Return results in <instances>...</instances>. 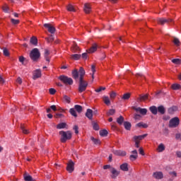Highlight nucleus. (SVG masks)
I'll return each instance as SVG.
<instances>
[{
    "mask_svg": "<svg viewBox=\"0 0 181 181\" xmlns=\"http://www.w3.org/2000/svg\"><path fill=\"white\" fill-rule=\"evenodd\" d=\"M84 76H86V71L83 67L79 69V71L75 69L72 71V76L74 80H78L79 77V84L78 88V93H84L88 87V82L84 80Z\"/></svg>",
    "mask_w": 181,
    "mask_h": 181,
    "instance_id": "1",
    "label": "nucleus"
},
{
    "mask_svg": "<svg viewBox=\"0 0 181 181\" xmlns=\"http://www.w3.org/2000/svg\"><path fill=\"white\" fill-rule=\"evenodd\" d=\"M59 135H61L60 141L61 142H62V144H66V142H67V141H69V139H71V136H73V134L70 131H60Z\"/></svg>",
    "mask_w": 181,
    "mask_h": 181,
    "instance_id": "2",
    "label": "nucleus"
},
{
    "mask_svg": "<svg viewBox=\"0 0 181 181\" xmlns=\"http://www.w3.org/2000/svg\"><path fill=\"white\" fill-rule=\"evenodd\" d=\"M30 57L33 62H37L40 59V51H39V49H33L30 53Z\"/></svg>",
    "mask_w": 181,
    "mask_h": 181,
    "instance_id": "3",
    "label": "nucleus"
},
{
    "mask_svg": "<svg viewBox=\"0 0 181 181\" xmlns=\"http://www.w3.org/2000/svg\"><path fill=\"white\" fill-rule=\"evenodd\" d=\"M59 79L60 80V81L64 83V84H65L66 86H72L74 83L73 78H69V76H66L64 75H61L59 77Z\"/></svg>",
    "mask_w": 181,
    "mask_h": 181,
    "instance_id": "4",
    "label": "nucleus"
},
{
    "mask_svg": "<svg viewBox=\"0 0 181 181\" xmlns=\"http://www.w3.org/2000/svg\"><path fill=\"white\" fill-rule=\"evenodd\" d=\"M180 124V119H179V117H175L172 118L169 121L168 127L169 128H177V127H179Z\"/></svg>",
    "mask_w": 181,
    "mask_h": 181,
    "instance_id": "5",
    "label": "nucleus"
},
{
    "mask_svg": "<svg viewBox=\"0 0 181 181\" xmlns=\"http://www.w3.org/2000/svg\"><path fill=\"white\" fill-rule=\"evenodd\" d=\"M44 28L47 29L48 32L51 33V35H54V33H56V28L50 23L44 24Z\"/></svg>",
    "mask_w": 181,
    "mask_h": 181,
    "instance_id": "6",
    "label": "nucleus"
},
{
    "mask_svg": "<svg viewBox=\"0 0 181 181\" xmlns=\"http://www.w3.org/2000/svg\"><path fill=\"white\" fill-rule=\"evenodd\" d=\"M66 170L69 173H73V172H74V162L71 160H69L67 163Z\"/></svg>",
    "mask_w": 181,
    "mask_h": 181,
    "instance_id": "7",
    "label": "nucleus"
},
{
    "mask_svg": "<svg viewBox=\"0 0 181 181\" xmlns=\"http://www.w3.org/2000/svg\"><path fill=\"white\" fill-rule=\"evenodd\" d=\"M173 20L172 18H158L157 22L160 25H164L165 23H170V22H173Z\"/></svg>",
    "mask_w": 181,
    "mask_h": 181,
    "instance_id": "8",
    "label": "nucleus"
},
{
    "mask_svg": "<svg viewBox=\"0 0 181 181\" xmlns=\"http://www.w3.org/2000/svg\"><path fill=\"white\" fill-rule=\"evenodd\" d=\"M110 170V173L112 174L110 175L112 179H117V177H118V176L119 175V171H118L117 169L111 168Z\"/></svg>",
    "mask_w": 181,
    "mask_h": 181,
    "instance_id": "9",
    "label": "nucleus"
},
{
    "mask_svg": "<svg viewBox=\"0 0 181 181\" xmlns=\"http://www.w3.org/2000/svg\"><path fill=\"white\" fill-rule=\"evenodd\" d=\"M132 110H134L136 112H140L141 115H146V112H148V110L145 108L136 107L135 106L132 107Z\"/></svg>",
    "mask_w": 181,
    "mask_h": 181,
    "instance_id": "10",
    "label": "nucleus"
},
{
    "mask_svg": "<svg viewBox=\"0 0 181 181\" xmlns=\"http://www.w3.org/2000/svg\"><path fill=\"white\" fill-rule=\"evenodd\" d=\"M42 77V71L40 69H36L33 72V80H37V78H40Z\"/></svg>",
    "mask_w": 181,
    "mask_h": 181,
    "instance_id": "11",
    "label": "nucleus"
},
{
    "mask_svg": "<svg viewBox=\"0 0 181 181\" xmlns=\"http://www.w3.org/2000/svg\"><path fill=\"white\" fill-rule=\"evenodd\" d=\"M153 179H156V180H160L163 179V173L162 172H156L153 174Z\"/></svg>",
    "mask_w": 181,
    "mask_h": 181,
    "instance_id": "12",
    "label": "nucleus"
},
{
    "mask_svg": "<svg viewBox=\"0 0 181 181\" xmlns=\"http://www.w3.org/2000/svg\"><path fill=\"white\" fill-rule=\"evenodd\" d=\"M132 153L133 154L130 155L129 159L132 160V162H134L138 159V151L136 150H134L132 151Z\"/></svg>",
    "mask_w": 181,
    "mask_h": 181,
    "instance_id": "13",
    "label": "nucleus"
},
{
    "mask_svg": "<svg viewBox=\"0 0 181 181\" xmlns=\"http://www.w3.org/2000/svg\"><path fill=\"white\" fill-rule=\"evenodd\" d=\"M114 155H116V156H126L127 152L121 150H115L113 151Z\"/></svg>",
    "mask_w": 181,
    "mask_h": 181,
    "instance_id": "14",
    "label": "nucleus"
},
{
    "mask_svg": "<svg viewBox=\"0 0 181 181\" xmlns=\"http://www.w3.org/2000/svg\"><path fill=\"white\" fill-rule=\"evenodd\" d=\"M146 136H148V134H145L143 135H140V136H134L133 137L134 141H142V139H144V138H146Z\"/></svg>",
    "mask_w": 181,
    "mask_h": 181,
    "instance_id": "15",
    "label": "nucleus"
},
{
    "mask_svg": "<svg viewBox=\"0 0 181 181\" xmlns=\"http://www.w3.org/2000/svg\"><path fill=\"white\" fill-rule=\"evenodd\" d=\"M98 48V46L97 45V44H93L92 45V47L89 49H87L86 52L88 53H94V52H96L97 51V49Z\"/></svg>",
    "mask_w": 181,
    "mask_h": 181,
    "instance_id": "16",
    "label": "nucleus"
},
{
    "mask_svg": "<svg viewBox=\"0 0 181 181\" xmlns=\"http://www.w3.org/2000/svg\"><path fill=\"white\" fill-rule=\"evenodd\" d=\"M83 11L86 13H90L91 12V6H90V4H85L83 6Z\"/></svg>",
    "mask_w": 181,
    "mask_h": 181,
    "instance_id": "17",
    "label": "nucleus"
},
{
    "mask_svg": "<svg viewBox=\"0 0 181 181\" xmlns=\"http://www.w3.org/2000/svg\"><path fill=\"white\" fill-rule=\"evenodd\" d=\"M86 117H87L88 119H93V110L87 109L86 112Z\"/></svg>",
    "mask_w": 181,
    "mask_h": 181,
    "instance_id": "18",
    "label": "nucleus"
},
{
    "mask_svg": "<svg viewBox=\"0 0 181 181\" xmlns=\"http://www.w3.org/2000/svg\"><path fill=\"white\" fill-rule=\"evenodd\" d=\"M23 177L25 181H34L33 177H32L28 173H24Z\"/></svg>",
    "mask_w": 181,
    "mask_h": 181,
    "instance_id": "19",
    "label": "nucleus"
},
{
    "mask_svg": "<svg viewBox=\"0 0 181 181\" xmlns=\"http://www.w3.org/2000/svg\"><path fill=\"white\" fill-rule=\"evenodd\" d=\"M50 54V51L49 49H45V59L46 62H48V63L50 62V58L49 57V55Z\"/></svg>",
    "mask_w": 181,
    "mask_h": 181,
    "instance_id": "20",
    "label": "nucleus"
},
{
    "mask_svg": "<svg viewBox=\"0 0 181 181\" xmlns=\"http://www.w3.org/2000/svg\"><path fill=\"white\" fill-rule=\"evenodd\" d=\"M157 111L160 112L162 115L166 112V109H165V107L163 105L158 106L157 108Z\"/></svg>",
    "mask_w": 181,
    "mask_h": 181,
    "instance_id": "21",
    "label": "nucleus"
},
{
    "mask_svg": "<svg viewBox=\"0 0 181 181\" xmlns=\"http://www.w3.org/2000/svg\"><path fill=\"white\" fill-rule=\"evenodd\" d=\"M121 170H123V172H128V163H124L120 165Z\"/></svg>",
    "mask_w": 181,
    "mask_h": 181,
    "instance_id": "22",
    "label": "nucleus"
},
{
    "mask_svg": "<svg viewBox=\"0 0 181 181\" xmlns=\"http://www.w3.org/2000/svg\"><path fill=\"white\" fill-rule=\"evenodd\" d=\"M30 43L34 46H37V38L35 36L32 37L30 40Z\"/></svg>",
    "mask_w": 181,
    "mask_h": 181,
    "instance_id": "23",
    "label": "nucleus"
},
{
    "mask_svg": "<svg viewBox=\"0 0 181 181\" xmlns=\"http://www.w3.org/2000/svg\"><path fill=\"white\" fill-rule=\"evenodd\" d=\"M103 100L106 105H111V100H110V98L108 96H103Z\"/></svg>",
    "mask_w": 181,
    "mask_h": 181,
    "instance_id": "24",
    "label": "nucleus"
},
{
    "mask_svg": "<svg viewBox=\"0 0 181 181\" xmlns=\"http://www.w3.org/2000/svg\"><path fill=\"white\" fill-rule=\"evenodd\" d=\"M71 59L72 60H80V59H81V54H74L71 55Z\"/></svg>",
    "mask_w": 181,
    "mask_h": 181,
    "instance_id": "25",
    "label": "nucleus"
},
{
    "mask_svg": "<svg viewBox=\"0 0 181 181\" xmlns=\"http://www.w3.org/2000/svg\"><path fill=\"white\" fill-rule=\"evenodd\" d=\"M165 149V144L162 143L160 144L157 148L158 152H163Z\"/></svg>",
    "mask_w": 181,
    "mask_h": 181,
    "instance_id": "26",
    "label": "nucleus"
},
{
    "mask_svg": "<svg viewBox=\"0 0 181 181\" xmlns=\"http://www.w3.org/2000/svg\"><path fill=\"white\" fill-rule=\"evenodd\" d=\"M149 110L153 114V115H156V114H158V108L156 106H151L149 107Z\"/></svg>",
    "mask_w": 181,
    "mask_h": 181,
    "instance_id": "27",
    "label": "nucleus"
},
{
    "mask_svg": "<svg viewBox=\"0 0 181 181\" xmlns=\"http://www.w3.org/2000/svg\"><path fill=\"white\" fill-rule=\"evenodd\" d=\"M64 103H66L67 104H70L71 103V99L70 97L67 96V95H64L63 96Z\"/></svg>",
    "mask_w": 181,
    "mask_h": 181,
    "instance_id": "28",
    "label": "nucleus"
},
{
    "mask_svg": "<svg viewBox=\"0 0 181 181\" xmlns=\"http://www.w3.org/2000/svg\"><path fill=\"white\" fill-rule=\"evenodd\" d=\"M124 127L125 128V129H127V131H131V122H124Z\"/></svg>",
    "mask_w": 181,
    "mask_h": 181,
    "instance_id": "29",
    "label": "nucleus"
},
{
    "mask_svg": "<svg viewBox=\"0 0 181 181\" xmlns=\"http://www.w3.org/2000/svg\"><path fill=\"white\" fill-rule=\"evenodd\" d=\"M66 125L67 124L65 122L59 123L57 125V129H63L66 127Z\"/></svg>",
    "mask_w": 181,
    "mask_h": 181,
    "instance_id": "30",
    "label": "nucleus"
},
{
    "mask_svg": "<svg viewBox=\"0 0 181 181\" xmlns=\"http://www.w3.org/2000/svg\"><path fill=\"white\" fill-rule=\"evenodd\" d=\"M136 127H138L139 128H148V124L141 122L136 124Z\"/></svg>",
    "mask_w": 181,
    "mask_h": 181,
    "instance_id": "31",
    "label": "nucleus"
},
{
    "mask_svg": "<svg viewBox=\"0 0 181 181\" xmlns=\"http://www.w3.org/2000/svg\"><path fill=\"white\" fill-rule=\"evenodd\" d=\"M21 128L22 132H23V134H29V132H30L28 129V128H26V126H25V125H21Z\"/></svg>",
    "mask_w": 181,
    "mask_h": 181,
    "instance_id": "32",
    "label": "nucleus"
},
{
    "mask_svg": "<svg viewBox=\"0 0 181 181\" xmlns=\"http://www.w3.org/2000/svg\"><path fill=\"white\" fill-rule=\"evenodd\" d=\"M66 9H67V11H69V12H76V8L71 4H69L66 6Z\"/></svg>",
    "mask_w": 181,
    "mask_h": 181,
    "instance_id": "33",
    "label": "nucleus"
},
{
    "mask_svg": "<svg viewBox=\"0 0 181 181\" xmlns=\"http://www.w3.org/2000/svg\"><path fill=\"white\" fill-rule=\"evenodd\" d=\"M129 98H131V93H124L122 97V100H124V101H127Z\"/></svg>",
    "mask_w": 181,
    "mask_h": 181,
    "instance_id": "34",
    "label": "nucleus"
},
{
    "mask_svg": "<svg viewBox=\"0 0 181 181\" xmlns=\"http://www.w3.org/2000/svg\"><path fill=\"white\" fill-rule=\"evenodd\" d=\"M177 111V107L176 106H173L172 107H170L168 109V112L169 114H173V112Z\"/></svg>",
    "mask_w": 181,
    "mask_h": 181,
    "instance_id": "35",
    "label": "nucleus"
},
{
    "mask_svg": "<svg viewBox=\"0 0 181 181\" xmlns=\"http://www.w3.org/2000/svg\"><path fill=\"white\" fill-rule=\"evenodd\" d=\"M171 87H172L173 90H180V88H181L180 84H177V83L173 84Z\"/></svg>",
    "mask_w": 181,
    "mask_h": 181,
    "instance_id": "36",
    "label": "nucleus"
},
{
    "mask_svg": "<svg viewBox=\"0 0 181 181\" xmlns=\"http://www.w3.org/2000/svg\"><path fill=\"white\" fill-rule=\"evenodd\" d=\"M74 109L76 111H77V112H81V111H83V107H81L80 105H76L74 106Z\"/></svg>",
    "mask_w": 181,
    "mask_h": 181,
    "instance_id": "37",
    "label": "nucleus"
},
{
    "mask_svg": "<svg viewBox=\"0 0 181 181\" xmlns=\"http://www.w3.org/2000/svg\"><path fill=\"white\" fill-rule=\"evenodd\" d=\"M100 136H107L108 135V131L103 129L100 131Z\"/></svg>",
    "mask_w": 181,
    "mask_h": 181,
    "instance_id": "38",
    "label": "nucleus"
},
{
    "mask_svg": "<svg viewBox=\"0 0 181 181\" xmlns=\"http://www.w3.org/2000/svg\"><path fill=\"white\" fill-rule=\"evenodd\" d=\"M69 112L73 117H77V112H76V109L75 108H71L69 110Z\"/></svg>",
    "mask_w": 181,
    "mask_h": 181,
    "instance_id": "39",
    "label": "nucleus"
},
{
    "mask_svg": "<svg viewBox=\"0 0 181 181\" xmlns=\"http://www.w3.org/2000/svg\"><path fill=\"white\" fill-rule=\"evenodd\" d=\"M117 122L119 125H122V123L124 122V117L119 116V117L117 119Z\"/></svg>",
    "mask_w": 181,
    "mask_h": 181,
    "instance_id": "40",
    "label": "nucleus"
},
{
    "mask_svg": "<svg viewBox=\"0 0 181 181\" xmlns=\"http://www.w3.org/2000/svg\"><path fill=\"white\" fill-rule=\"evenodd\" d=\"M107 117H110L111 115H114V114H115V110L114 109H110L107 112Z\"/></svg>",
    "mask_w": 181,
    "mask_h": 181,
    "instance_id": "41",
    "label": "nucleus"
},
{
    "mask_svg": "<svg viewBox=\"0 0 181 181\" xmlns=\"http://www.w3.org/2000/svg\"><path fill=\"white\" fill-rule=\"evenodd\" d=\"M139 100V101H145V100H148V94H146L144 95H140Z\"/></svg>",
    "mask_w": 181,
    "mask_h": 181,
    "instance_id": "42",
    "label": "nucleus"
},
{
    "mask_svg": "<svg viewBox=\"0 0 181 181\" xmlns=\"http://www.w3.org/2000/svg\"><path fill=\"white\" fill-rule=\"evenodd\" d=\"M90 139L92 141H93L95 145H100V144H101L99 139H95L94 137H91Z\"/></svg>",
    "mask_w": 181,
    "mask_h": 181,
    "instance_id": "43",
    "label": "nucleus"
},
{
    "mask_svg": "<svg viewBox=\"0 0 181 181\" xmlns=\"http://www.w3.org/2000/svg\"><path fill=\"white\" fill-rule=\"evenodd\" d=\"M1 8L5 13H8V12H9V7L6 4L3 6Z\"/></svg>",
    "mask_w": 181,
    "mask_h": 181,
    "instance_id": "44",
    "label": "nucleus"
},
{
    "mask_svg": "<svg viewBox=\"0 0 181 181\" xmlns=\"http://www.w3.org/2000/svg\"><path fill=\"white\" fill-rule=\"evenodd\" d=\"M46 40L48 42V43H50L54 40V37L53 36V34L50 35L49 37L45 38Z\"/></svg>",
    "mask_w": 181,
    "mask_h": 181,
    "instance_id": "45",
    "label": "nucleus"
},
{
    "mask_svg": "<svg viewBox=\"0 0 181 181\" xmlns=\"http://www.w3.org/2000/svg\"><path fill=\"white\" fill-rule=\"evenodd\" d=\"M172 63H173L174 64H180L181 60L180 59H174L172 60Z\"/></svg>",
    "mask_w": 181,
    "mask_h": 181,
    "instance_id": "46",
    "label": "nucleus"
},
{
    "mask_svg": "<svg viewBox=\"0 0 181 181\" xmlns=\"http://www.w3.org/2000/svg\"><path fill=\"white\" fill-rule=\"evenodd\" d=\"M93 128L95 131H98L100 129V126H98V124L94 122L93 123Z\"/></svg>",
    "mask_w": 181,
    "mask_h": 181,
    "instance_id": "47",
    "label": "nucleus"
},
{
    "mask_svg": "<svg viewBox=\"0 0 181 181\" xmlns=\"http://www.w3.org/2000/svg\"><path fill=\"white\" fill-rule=\"evenodd\" d=\"M3 53H4V55L6 56V57H8L10 54L9 51L6 48L3 49Z\"/></svg>",
    "mask_w": 181,
    "mask_h": 181,
    "instance_id": "48",
    "label": "nucleus"
},
{
    "mask_svg": "<svg viewBox=\"0 0 181 181\" xmlns=\"http://www.w3.org/2000/svg\"><path fill=\"white\" fill-rule=\"evenodd\" d=\"M173 43L175 45V46H180V41L179 40V39L174 37Z\"/></svg>",
    "mask_w": 181,
    "mask_h": 181,
    "instance_id": "49",
    "label": "nucleus"
},
{
    "mask_svg": "<svg viewBox=\"0 0 181 181\" xmlns=\"http://www.w3.org/2000/svg\"><path fill=\"white\" fill-rule=\"evenodd\" d=\"M169 175L173 176L172 177H177V173H176V171L170 172Z\"/></svg>",
    "mask_w": 181,
    "mask_h": 181,
    "instance_id": "50",
    "label": "nucleus"
},
{
    "mask_svg": "<svg viewBox=\"0 0 181 181\" xmlns=\"http://www.w3.org/2000/svg\"><path fill=\"white\" fill-rule=\"evenodd\" d=\"M49 94H51V95H54V94H56V89H54V88H49Z\"/></svg>",
    "mask_w": 181,
    "mask_h": 181,
    "instance_id": "51",
    "label": "nucleus"
},
{
    "mask_svg": "<svg viewBox=\"0 0 181 181\" xmlns=\"http://www.w3.org/2000/svg\"><path fill=\"white\" fill-rule=\"evenodd\" d=\"M81 56L83 60H87V57H88L87 52L83 53Z\"/></svg>",
    "mask_w": 181,
    "mask_h": 181,
    "instance_id": "52",
    "label": "nucleus"
},
{
    "mask_svg": "<svg viewBox=\"0 0 181 181\" xmlns=\"http://www.w3.org/2000/svg\"><path fill=\"white\" fill-rule=\"evenodd\" d=\"M104 90H105V87H100L98 89H95V91L96 93H101V91H104Z\"/></svg>",
    "mask_w": 181,
    "mask_h": 181,
    "instance_id": "53",
    "label": "nucleus"
},
{
    "mask_svg": "<svg viewBox=\"0 0 181 181\" xmlns=\"http://www.w3.org/2000/svg\"><path fill=\"white\" fill-rule=\"evenodd\" d=\"M11 21L13 25H18L19 23V20H15L13 18H11Z\"/></svg>",
    "mask_w": 181,
    "mask_h": 181,
    "instance_id": "54",
    "label": "nucleus"
},
{
    "mask_svg": "<svg viewBox=\"0 0 181 181\" xmlns=\"http://www.w3.org/2000/svg\"><path fill=\"white\" fill-rule=\"evenodd\" d=\"M110 98H115V97H117V93L115 92H112L110 94Z\"/></svg>",
    "mask_w": 181,
    "mask_h": 181,
    "instance_id": "55",
    "label": "nucleus"
},
{
    "mask_svg": "<svg viewBox=\"0 0 181 181\" xmlns=\"http://www.w3.org/2000/svg\"><path fill=\"white\" fill-rule=\"evenodd\" d=\"M54 117L55 118H62V117H64V115H63L62 113H57Z\"/></svg>",
    "mask_w": 181,
    "mask_h": 181,
    "instance_id": "56",
    "label": "nucleus"
},
{
    "mask_svg": "<svg viewBox=\"0 0 181 181\" xmlns=\"http://www.w3.org/2000/svg\"><path fill=\"white\" fill-rule=\"evenodd\" d=\"M134 119H141V115L136 114V115H134Z\"/></svg>",
    "mask_w": 181,
    "mask_h": 181,
    "instance_id": "57",
    "label": "nucleus"
},
{
    "mask_svg": "<svg viewBox=\"0 0 181 181\" xmlns=\"http://www.w3.org/2000/svg\"><path fill=\"white\" fill-rule=\"evenodd\" d=\"M74 130L75 131V134H78V126L75 125L74 127Z\"/></svg>",
    "mask_w": 181,
    "mask_h": 181,
    "instance_id": "58",
    "label": "nucleus"
},
{
    "mask_svg": "<svg viewBox=\"0 0 181 181\" xmlns=\"http://www.w3.org/2000/svg\"><path fill=\"white\" fill-rule=\"evenodd\" d=\"M50 108H51V110H52V111H57L58 110L57 107L54 105H51Z\"/></svg>",
    "mask_w": 181,
    "mask_h": 181,
    "instance_id": "59",
    "label": "nucleus"
},
{
    "mask_svg": "<svg viewBox=\"0 0 181 181\" xmlns=\"http://www.w3.org/2000/svg\"><path fill=\"white\" fill-rule=\"evenodd\" d=\"M19 62H20V63H22V64H23V62H25V57H19Z\"/></svg>",
    "mask_w": 181,
    "mask_h": 181,
    "instance_id": "60",
    "label": "nucleus"
},
{
    "mask_svg": "<svg viewBox=\"0 0 181 181\" xmlns=\"http://www.w3.org/2000/svg\"><path fill=\"white\" fill-rule=\"evenodd\" d=\"M111 165H105L103 166V169L107 170V169H110L111 170Z\"/></svg>",
    "mask_w": 181,
    "mask_h": 181,
    "instance_id": "61",
    "label": "nucleus"
},
{
    "mask_svg": "<svg viewBox=\"0 0 181 181\" xmlns=\"http://www.w3.org/2000/svg\"><path fill=\"white\" fill-rule=\"evenodd\" d=\"M136 148H139V141L134 140Z\"/></svg>",
    "mask_w": 181,
    "mask_h": 181,
    "instance_id": "62",
    "label": "nucleus"
},
{
    "mask_svg": "<svg viewBox=\"0 0 181 181\" xmlns=\"http://www.w3.org/2000/svg\"><path fill=\"white\" fill-rule=\"evenodd\" d=\"M91 70L93 73H95V65H92L91 66Z\"/></svg>",
    "mask_w": 181,
    "mask_h": 181,
    "instance_id": "63",
    "label": "nucleus"
},
{
    "mask_svg": "<svg viewBox=\"0 0 181 181\" xmlns=\"http://www.w3.org/2000/svg\"><path fill=\"white\" fill-rule=\"evenodd\" d=\"M176 156L177 158H181V151H176Z\"/></svg>",
    "mask_w": 181,
    "mask_h": 181,
    "instance_id": "64",
    "label": "nucleus"
}]
</instances>
